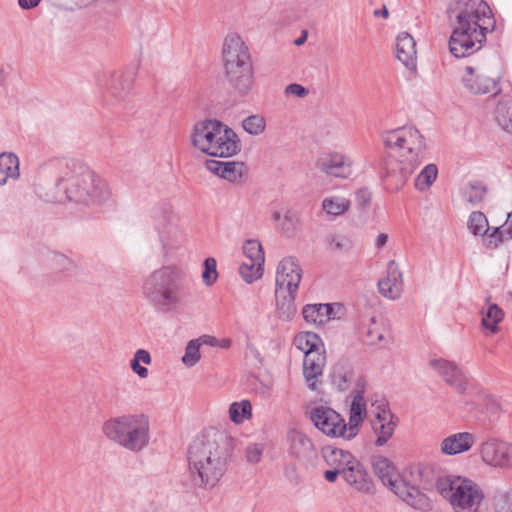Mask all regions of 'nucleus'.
<instances>
[{"label": "nucleus", "instance_id": "nucleus-1", "mask_svg": "<svg viewBox=\"0 0 512 512\" xmlns=\"http://www.w3.org/2000/svg\"><path fill=\"white\" fill-rule=\"evenodd\" d=\"M386 477L398 497L414 509L429 511L432 502L421 489L435 487L455 512H490L481 487L472 479L430 466L414 465L401 473L386 459Z\"/></svg>", "mask_w": 512, "mask_h": 512}, {"label": "nucleus", "instance_id": "nucleus-2", "mask_svg": "<svg viewBox=\"0 0 512 512\" xmlns=\"http://www.w3.org/2000/svg\"><path fill=\"white\" fill-rule=\"evenodd\" d=\"M236 440L225 430L209 428L188 449L189 470L198 487L213 488L227 470Z\"/></svg>", "mask_w": 512, "mask_h": 512}, {"label": "nucleus", "instance_id": "nucleus-3", "mask_svg": "<svg viewBox=\"0 0 512 512\" xmlns=\"http://www.w3.org/2000/svg\"><path fill=\"white\" fill-rule=\"evenodd\" d=\"M448 15L453 27L449 48L457 58L480 49L487 32L495 26L492 10L484 0H458L449 7Z\"/></svg>", "mask_w": 512, "mask_h": 512}, {"label": "nucleus", "instance_id": "nucleus-4", "mask_svg": "<svg viewBox=\"0 0 512 512\" xmlns=\"http://www.w3.org/2000/svg\"><path fill=\"white\" fill-rule=\"evenodd\" d=\"M48 167L57 171L55 187L68 201L89 206L100 205L109 199L110 190L106 181L82 160L54 159Z\"/></svg>", "mask_w": 512, "mask_h": 512}, {"label": "nucleus", "instance_id": "nucleus-5", "mask_svg": "<svg viewBox=\"0 0 512 512\" xmlns=\"http://www.w3.org/2000/svg\"><path fill=\"white\" fill-rule=\"evenodd\" d=\"M147 301L161 312H173L191 296L188 274L177 266H163L150 273L143 283Z\"/></svg>", "mask_w": 512, "mask_h": 512}, {"label": "nucleus", "instance_id": "nucleus-6", "mask_svg": "<svg viewBox=\"0 0 512 512\" xmlns=\"http://www.w3.org/2000/svg\"><path fill=\"white\" fill-rule=\"evenodd\" d=\"M222 64L229 86L239 96L249 95L256 84L248 46L236 33L228 34L222 46Z\"/></svg>", "mask_w": 512, "mask_h": 512}, {"label": "nucleus", "instance_id": "nucleus-7", "mask_svg": "<svg viewBox=\"0 0 512 512\" xmlns=\"http://www.w3.org/2000/svg\"><path fill=\"white\" fill-rule=\"evenodd\" d=\"M101 431L118 446L131 452H140L149 444L150 421L143 413L121 414L105 420Z\"/></svg>", "mask_w": 512, "mask_h": 512}, {"label": "nucleus", "instance_id": "nucleus-8", "mask_svg": "<svg viewBox=\"0 0 512 512\" xmlns=\"http://www.w3.org/2000/svg\"><path fill=\"white\" fill-rule=\"evenodd\" d=\"M190 138L195 148L214 157H232L241 150L240 140L234 130L216 119L196 123Z\"/></svg>", "mask_w": 512, "mask_h": 512}, {"label": "nucleus", "instance_id": "nucleus-9", "mask_svg": "<svg viewBox=\"0 0 512 512\" xmlns=\"http://www.w3.org/2000/svg\"><path fill=\"white\" fill-rule=\"evenodd\" d=\"M386 149L390 150L389 156H396L403 162L412 163L424 149L423 137L411 126L386 130Z\"/></svg>", "mask_w": 512, "mask_h": 512}, {"label": "nucleus", "instance_id": "nucleus-10", "mask_svg": "<svg viewBox=\"0 0 512 512\" xmlns=\"http://www.w3.org/2000/svg\"><path fill=\"white\" fill-rule=\"evenodd\" d=\"M309 417L314 426L323 434L348 439L347 424L334 409L325 405H317L310 409Z\"/></svg>", "mask_w": 512, "mask_h": 512}, {"label": "nucleus", "instance_id": "nucleus-11", "mask_svg": "<svg viewBox=\"0 0 512 512\" xmlns=\"http://www.w3.org/2000/svg\"><path fill=\"white\" fill-rule=\"evenodd\" d=\"M429 367L443 382L459 394H464L471 387L468 374L454 361L445 358H433Z\"/></svg>", "mask_w": 512, "mask_h": 512}, {"label": "nucleus", "instance_id": "nucleus-12", "mask_svg": "<svg viewBox=\"0 0 512 512\" xmlns=\"http://www.w3.org/2000/svg\"><path fill=\"white\" fill-rule=\"evenodd\" d=\"M461 83L471 95H497L499 91L498 78L488 75L482 66H466L461 74Z\"/></svg>", "mask_w": 512, "mask_h": 512}, {"label": "nucleus", "instance_id": "nucleus-13", "mask_svg": "<svg viewBox=\"0 0 512 512\" xmlns=\"http://www.w3.org/2000/svg\"><path fill=\"white\" fill-rule=\"evenodd\" d=\"M482 462L491 467L512 468V443L488 438L478 448Z\"/></svg>", "mask_w": 512, "mask_h": 512}, {"label": "nucleus", "instance_id": "nucleus-14", "mask_svg": "<svg viewBox=\"0 0 512 512\" xmlns=\"http://www.w3.org/2000/svg\"><path fill=\"white\" fill-rule=\"evenodd\" d=\"M153 218L163 249L174 248L180 235L176 225L177 217L170 203H162L154 210Z\"/></svg>", "mask_w": 512, "mask_h": 512}, {"label": "nucleus", "instance_id": "nucleus-15", "mask_svg": "<svg viewBox=\"0 0 512 512\" xmlns=\"http://www.w3.org/2000/svg\"><path fill=\"white\" fill-rule=\"evenodd\" d=\"M302 278V269L294 257L280 261L276 271V289L278 295L284 292L297 293Z\"/></svg>", "mask_w": 512, "mask_h": 512}, {"label": "nucleus", "instance_id": "nucleus-16", "mask_svg": "<svg viewBox=\"0 0 512 512\" xmlns=\"http://www.w3.org/2000/svg\"><path fill=\"white\" fill-rule=\"evenodd\" d=\"M288 453L298 461L309 464L317 458V450L311 439L301 431L291 430L288 433Z\"/></svg>", "mask_w": 512, "mask_h": 512}, {"label": "nucleus", "instance_id": "nucleus-17", "mask_svg": "<svg viewBox=\"0 0 512 512\" xmlns=\"http://www.w3.org/2000/svg\"><path fill=\"white\" fill-rule=\"evenodd\" d=\"M316 167L332 177L347 178L352 173V161L338 152L323 154L317 160Z\"/></svg>", "mask_w": 512, "mask_h": 512}, {"label": "nucleus", "instance_id": "nucleus-18", "mask_svg": "<svg viewBox=\"0 0 512 512\" xmlns=\"http://www.w3.org/2000/svg\"><path fill=\"white\" fill-rule=\"evenodd\" d=\"M395 56L412 75L417 73L416 41L408 32H401L397 35Z\"/></svg>", "mask_w": 512, "mask_h": 512}, {"label": "nucleus", "instance_id": "nucleus-19", "mask_svg": "<svg viewBox=\"0 0 512 512\" xmlns=\"http://www.w3.org/2000/svg\"><path fill=\"white\" fill-rule=\"evenodd\" d=\"M326 364V356L324 350L319 352H310L304 355L303 376L307 387L315 391L318 389L323 375V369Z\"/></svg>", "mask_w": 512, "mask_h": 512}, {"label": "nucleus", "instance_id": "nucleus-20", "mask_svg": "<svg viewBox=\"0 0 512 512\" xmlns=\"http://www.w3.org/2000/svg\"><path fill=\"white\" fill-rule=\"evenodd\" d=\"M132 85L133 78L131 74L114 72L107 83L105 95L107 102L111 105L119 104L128 96Z\"/></svg>", "mask_w": 512, "mask_h": 512}, {"label": "nucleus", "instance_id": "nucleus-21", "mask_svg": "<svg viewBox=\"0 0 512 512\" xmlns=\"http://www.w3.org/2000/svg\"><path fill=\"white\" fill-rule=\"evenodd\" d=\"M475 443V436L470 432H458L445 437L440 443L443 455L454 456L469 451Z\"/></svg>", "mask_w": 512, "mask_h": 512}, {"label": "nucleus", "instance_id": "nucleus-22", "mask_svg": "<svg viewBox=\"0 0 512 512\" xmlns=\"http://www.w3.org/2000/svg\"><path fill=\"white\" fill-rule=\"evenodd\" d=\"M206 167L213 174L229 181L236 182L240 180L245 172L246 166L243 162L237 161H217V160H208L206 162Z\"/></svg>", "mask_w": 512, "mask_h": 512}, {"label": "nucleus", "instance_id": "nucleus-23", "mask_svg": "<svg viewBox=\"0 0 512 512\" xmlns=\"http://www.w3.org/2000/svg\"><path fill=\"white\" fill-rule=\"evenodd\" d=\"M349 465L345 470L342 469L344 480L359 491L372 493L374 491V484L360 462L354 458Z\"/></svg>", "mask_w": 512, "mask_h": 512}, {"label": "nucleus", "instance_id": "nucleus-24", "mask_svg": "<svg viewBox=\"0 0 512 512\" xmlns=\"http://www.w3.org/2000/svg\"><path fill=\"white\" fill-rule=\"evenodd\" d=\"M367 415L366 401L361 394H352L349 409V422L347 424L348 440L354 438L359 430L360 424Z\"/></svg>", "mask_w": 512, "mask_h": 512}, {"label": "nucleus", "instance_id": "nucleus-25", "mask_svg": "<svg viewBox=\"0 0 512 512\" xmlns=\"http://www.w3.org/2000/svg\"><path fill=\"white\" fill-rule=\"evenodd\" d=\"M481 326L484 330L485 336H491L499 332V324L504 319L503 310L494 303H488L486 308H482L481 312Z\"/></svg>", "mask_w": 512, "mask_h": 512}, {"label": "nucleus", "instance_id": "nucleus-26", "mask_svg": "<svg viewBox=\"0 0 512 512\" xmlns=\"http://www.w3.org/2000/svg\"><path fill=\"white\" fill-rule=\"evenodd\" d=\"M302 315L307 323L323 325L335 318L332 304H306L302 309Z\"/></svg>", "mask_w": 512, "mask_h": 512}, {"label": "nucleus", "instance_id": "nucleus-27", "mask_svg": "<svg viewBox=\"0 0 512 512\" xmlns=\"http://www.w3.org/2000/svg\"><path fill=\"white\" fill-rule=\"evenodd\" d=\"M403 292V275L398 265L390 261L386 265V298L398 299Z\"/></svg>", "mask_w": 512, "mask_h": 512}, {"label": "nucleus", "instance_id": "nucleus-28", "mask_svg": "<svg viewBox=\"0 0 512 512\" xmlns=\"http://www.w3.org/2000/svg\"><path fill=\"white\" fill-rule=\"evenodd\" d=\"M19 158L12 152L0 153V186L7 184L9 179L17 180L20 177Z\"/></svg>", "mask_w": 512, "mask_h": 512}, {"label": "nucleus", "instance_id": "nucleus-29", "mask_svg": "<svg viewBox=\"0 0 512 512\" xmlns=\"http://www.w3.org/2000/svg\"><path fill=\"white\" fill-rule=\"evenodd\" d=\"M497 124L506 132L512 134V96H498L497 105L494 111Z\"/></svg>", "mask_w": 512, "mask_h": 512}, {"label": "nucleus", "instance_id": "nucleus-30", "mask_svg": "<svg viewBox=\"0 0 512 512\" xmlns=\"http://www.w3.org/2000/svg\"><path fill=\"white\" fill-rule=\"evenodd\" d=\"M322 455L327 465L338 470H345L354 459L349 451L333 447L323 448Z\"/></svg>", "mask_w": 512, "mask_h": 512}, {"label": "nucleus", "instance_id": "nucleus-31", "mask_svg": "<svg viewBox=\"0 0 512 512\" xmlns=\"http://www.w3.org/2000/svg\"><path fill=\"white\" fill-rule=\"evenodd\" d=\"M353 369L345 363H337L331 372V382L339 391L348 389L353 380Z\"/></svg>", "mask_w": 512, "mask_h": 512}, {"label": "nucleus", "instance_id": "nucleus-32", "mask_svg": "<svg viewBox=\"0 0 512 512\" xmlns=\"http://www.w3.org/2000/svg\"><path fill=\"white\" fill-rule=\"evenodd\" d=\"M275 290L276 305L279 317L283 320H291L296 313L295 299L297 293L284 292L278 295Z\"/></svg>", "mask_w": 512, "mask_h": 512}, {"label": "nucleus", "instance_id": "nucleus-33", "mask_svg": "<svg viewBox=\"0 0 512 512\" xmlns=\"http://www.w3.org/2000/svg\"><path fill=\"white\" fill-rule=\"evenodd\" d=\"M350 207V201L344 197L331 196L322 201V209L329 216L336 217L344 214Z\"/></svg>", "mask_w": 512, "mask_h": 512}, {"label": "nucleus", "instance_id": "nucleus-34", "mask_svg": "<svg viewBox=\"0 0 512 512\" xmlns=\"http://www.w3.org/2000/svg\"><path fill=\"white\" fill-rule=\"evenodd\" d=\"M295 343L297 348L303 351L305 355L310 352L322 351L320 349L322 346L321 338L314 332L299 334L295 339Z\"/></svg>", "mask_w": 512, "mask_h": 512}, {"label": "nucleus", "instance_id": "nucleus-35", "mask_svg": "<svg viewBox=\"0 0 512 512\" xmlns=\"http://www.w3.org/2000/svg\"><path fill=\"white\" fill-rule=\"evenodd\" d=\"M487 193L486 186L478 181L468 183L462 192L463 199L472 206L480 204Z\"/></svg>", "mask_w": 512, "mask_h": 512}, {"label": "nucleus", "instance_id": "nucleus-36", "mask_svg": "<svg viewBox=\"0 0 512 512\" xmlns=\"http://www.w3.org/2000/svg\"><path fill=\"white\" fill-rule=\"evenodd\" d=\"M228 412L233 423L241 424L252 416V406L248 400L233 402Z\"/></svg>", "mask_w": 512, "mask_h": 512}, {"label": "nucleus", "instance_id": "nucleus-37", "mask_svg": "<svg viewBox=\"0 0 512 512\" xmlns=\"http://www.w3.org/2000/svg\"><path fill=\"white\" fill-rule=\"evenodd\" d=\"M438 169L435 164L426 165L415 179V188L419 191L429 189L435 182Z\"/></svg>", "mask_w": 512, "mask_h": 512}, {"label": "nucleus", "instance_id": "nucleus-38", "mask_svg": "<svg viewBox=\"0 0 512 512\" xmlns=\"http://www.w3.org/2000/svg\"><path fill=\"white\" fill-rule=\"evenodd\" d=\"M263 265L255 261L243 262L239 267V273L246 283H253L263 275Z\"/></svg>", "mask_w": 512, "mask_h": 512}, {"label": "nucleus", "instance_id": "nucleus-39", "mask_svg": "<svg viewBox=\"0 0 512 512\" xmlns=\"http://www.w3.org/2000/svg\"><path fill=\"white\" fill-rule=\"evenodd\" d=\"M141 362L147 365L151 363V355L147 350L138 349L130 361V367L133 372L140 378H146L148 376V369L141 366Z\"/></svg>", "mask_w": 512, "mask_h": 512}, {"label": "nucleus", "instance_id": "nucleus-40", "mask_svg": "<svg viewBox=\"0 0 512 512\" xmlns=\"http://www.w3.org/2000/svg\"><path fill=\"white\" fill-rule=\"evenodd\" d=\"M468 228L473 235L484 236L489 232V225L486 216L480 211L472 212L469 217Z\"/></svg>", "mask_w": 512, "mask_h": 512}, {"label": "nucleus", "instance_id": "nucleus-41", "mask_svg": "<svg viewBox=\"0 0 512 512\" xmlns=\"http://www.w3.org/2000/svg\"><path fill=\"white\" fill-rule=\"evenodd\" d=\"M243 253L248 261H255L257 264H264L265 262L264 251L258 240H246L243 244Z\"/></svg>", "mask_w": 512, "mask_h": 512}, {"label": "nucleus", "instance_id": "nucleus-42", "mask_svg": "<svg viewBox=\"0 0 512 512\" xmlns=\"http://www.w3.org/2000/svg\"><path fill=\"white\" fill-rule=\"evenodd\" d=\"M243 129L250 135H260L265 131L266 120L262 115L254 114L243 119Z\"/></svg>", "mask_w": 512, "mask_h": 512}, {"label": "nucleus", "instance_id": "nucleus-43", "mask_svg": "<svg viewBox=\"0 0 512 512\" xmlns=\"http://www.w3.org/2000/svg\"><path fill=\"white\" fill-rule=\"evenodd\" d=\"M299 226V218L290 209H287L283 215L282 221L279 223L278 228L287 237H292Z\"/></svg>", "mask_w": 512, "mask_h": 512}, {"label": "nucleus", "instance_id": "nucleus-44", "mask_svg": "<svg viewBox=\"0 0 512 512\" xmlns=\"http://www.w3.org/2000/svg\"><path fill=\"white\" fill-rule=\"evenodd\" d=\"M383 337L384 335L381 329V324H378L375 317H372L362 335L363 342L367 345H374L381 341Z\"/></svg>", "mask_w": 512, "mask_h": 512}, {"label": "nucleus", "instance_id": "nucleus-45", "mask_svg": "<svg viewBox=\"0 0 512 512\" xmlns=\"http://www.w3.org/2000/svg\"><path fill=\"white\" fill-rule=\"evenodd\" d=\"M487 247L497 248L502 242L512 239V233L507 228H495L491 233L484 235Z\"/></svg>", "mask_w": 512, "mask_h": 512}, {"label": "nucleus", "instance_id": "nucleus-46", "mask_svg": "<svg viewBox=\"0 0 512 512\" xmlns=\"http://www.w3.org/2000/svg\"><path fill=\"white\" fill-rule=\"evenodd\" d=\"M200 358L201 354L198 340L192 339L187 343L185 347L182 363L186 367H193L199 362Z\"/></svg>", "mask_w": 512, "mask_h": 512}, {"label": "nucleus", "instance_id": "nucleus-47", "mask_svg": "<svg viewBox=\"0 0 512 512\" xmlns=\"http://www.w3.org/2000/svg\"><path fill=\"white\" fill-rule=\"evenodd\" d=\"M218 279L217 262L213 257H208L203 262L202 280L206 286H212Z\"/></svg>", "mask_w": 512, "mask_h": 512}, {"label": "nucleus", "instance_id": "nucleus-48", "mask_svg": "<svg viewBox=\"0 0 512 512\" xmlns=\"http://www.w3.org/2000/svg\"><path fill=\"white\" fill-rule=\"evenodd\" d=\"M370 463L375 475L384 483V456L379 453H373L370 456Z\"/></svg>", "mask_w": 512, "mask_h": 512}, {"label": "nucleus", "instance_id": "nucleus-49", "mask_svg": "<svg viewBox=\"0 0 512 512\" xmlns=\"http://www.w3.org/2000/svg\"><path fill=\"white\" fill-rule=\"evenodd\" d=\"M52 262L55 268L59 271H69L74 266L73 261L61 253H54L52 256Z\"/></svg>", "mask_w": 512, "mask_h": 512}, {"label": "nucleus", "instance_id": "nucleus-50", "mask_svg": "<svg viewBox=\"0 0 512 512\" xmlns=\"http://www.w3.org/2000/svg\"><path fill=\"white\" fill-rule=\"evenodd\" d=\"M263 454V446L258 443H252L246 448V458L250 463H258Z\"/></svg>", "mask_w": 512, "mask_h": 512}, {"label": "nucleus", "instance_id": "nucleus-51", "mask_svg": "<svg viewBox=\"0 0 512 512\" xmlns=\"http://www.w3.org/2000/svg\"><path fill=\"white\" fill-rule=\"evenodd\" d=\"M330 248L335 251H349L352 248V241L345 236H335L330 241Z\"/></svg>", "mask_w": 512, "mask_h": 512}, {"label": "nucleus", "instance_id": "nucleus-52", "mask_svg": "<svg viewBox=\"0 0 512 512\" xmlns=\"http://www.w3.org/2000/svg\"><path fill=\"white\" fill-rule=\"evenodd\" d=\"M376 420L377 423L372 422V425L375 428V430H379L377 439L375 441V445L382 446L384 445V422H382L384 420V417L382 416L381 412H378L376 414Z\"/></svg>", "mask_w": 512, "mask_h": 512}, {"label": "nucleus", "instance_id": "nucleus-53", "mask_svg": "<svg viewBox=\"0 0 512 512\" xmlns=\"http://www.w3.org/2000/svg\"><path fill=\"white\" fill-rule=\"evenodd\" d=\"M285 94L295 95L297 97L303 98L308 94V90L300 84L292 83L286 86Z\"/></svg>", "mask_w": 512, "mask_h": 512}, {"label": "nucleus", "instance_id": "nucleus-54", "mask_svg": "<svg viewBox=\"0 0 512 512\" xmlns=\"http://www.w3.org/2000/svg\"><path fill=\"white\" fill-rule=\"evenodd\" d=\"M371 200V193L368 189L362 188L356 192V202L361 207H366Z\"/></svg>", "mask_w": 512, "mask_h": 512}, {"label": "nucleus", "instance_id": "nucleus-55", "mask_svg": "<svg viewBox=\"0 0 512 512\" xmlns=\"http://www.w3.org/2000/svg\"><path fill=\"white\" fill-rule=\"evenodd\" d=\"M386 414L389 415L390 421L386 424V441L391 437L397 423H398V417L391 413L389 410H386Z\"/></svg>", "mask_w": 512, "mask_h": 512}, {"label": "nucleus", "instance_id": "nucleus-56", "mask_svg": "<svg viewBox=\"0 0 512 512\" xmlns=\"http://www.w3.org/2000/svg\"><path fill=\"white\" fill-rule=\"evenodd\" d=\"M195 340H198V343H199V346L201 347L202 345H206V346H210V347H215L216 344H217V338L214 337V336H211V335H202L198 338H196Z\"/></svg>", "mask_w": 512, "mask_h": 512}, {"label": "nucleus", "instance_id": "nucleus-57", "mask_svg": "<svg viewBox=\"0 0 512 512\" xmlns=\"http://www.w3.org/2000/svg\"><path fill=\"white\" fill-rule=\"evenodd\" d=\"M40 1L41 0H18V5L24 10H29L38 6Z\"/></svg>", "mask_w": 512, "mask_h": 512}, {"label": "nucleus", "instance_id": "nucleus-58", "mask_svg": "<svg viewBox=\"0 0 512 512\" xmlns=\"http://www.w3.org/2000/svg\"><path fill=\"white\" fill-rule=\"evenodd\" d=\"M339 475H342V470H338L335 468L327 470L324 473V477L328 482H334Z\"/></svg>", "mask_w": 512, "mask_h": 512}, {"label": "nucleus", "instance_id": "nucleus-59", "mask_svg": "<svg viewBox=\"0 0 512 512\" xmlns=\"http://www.w3.org/2000/svg\"><path fill=\"white\" fill-rule=\"evenodd\" d=\"M365 387H366L365 380L363 378H359L356 382V388H355L353 394H361L364 396Z\"/></svg>", "mask_w": 512, "mask_h": 512}, {"label": "nucleus", "instance_id": "nucleus-60", "mask_svg": "<svg viewBox=\"0 0 512 512\" xmlns=\"http://www.w3.org/2000/svg\"><path fill=\"white\" fill-rule=\"evenodd\" d=\"M232 345V340L229 338L217 339V344L215 347H219L222 349H229Z\"/></svg>", "mask_w": 512, "mask_h": 512}, {"label": "nucleus", "instance_id": "nucleus-61", "mask_svg": "<svg viewBox=\"0 0 512 512\" xmlns=\"http://www.w3.org/2000/svg\"><path fill=\"white\" fill-rule=\"evenodd\" d=\"M271 218H272V220L274 222H278V223H280L282 221V219H283L282 215H281V212L278 211V210H273L271 212Z\"/></svg>", "mask_w": 512, "mask_h": 512}, {"label": "nucleus", "instance_id": "nucleus-62", "mask_svg": "<svg viewBox=\"0 0 512 512\" xmlns=\"http://www.w3.org/2000/svg\"><path fill=\"white\" fill-rule=\"evenodd\" d=\"M6 78H7L6 73H5L4 69H3V67L0 66V87L2 85H4V83L6 81Z\"/></svg>", "mask_w": 512, "mask_h": 512}, {"label": "nucleus", "instance_id": "nucleus-63", "mask_svg": "<svg viewBox=\"0 0 512 512\" xmlns=\"http://www.w3.org/2000/svg\"><path fill=\"white\" fill-rule=\"evenodd\" d=\"M383 285H384V279H379L377 281V287H378V291L380 294L384 295V288H383Z\"/></svg>", "mask_w": 512, "mask_h": 512}, {"label": "nucleus", "instance_id": "nucleus-64", "mask_svg": "<svg viewBox=\"0 0 512 512\" xmlns=\"http://www.w3.org/2000/svg\"><path fill=\"white\" fill-rule=\"evenodd\" d=\"M377 246L382 247L384 246V233H380L377 237Z\"/></svg>", "mask_w": 512, "mask_h": 512}]
</instances>
